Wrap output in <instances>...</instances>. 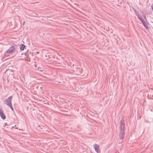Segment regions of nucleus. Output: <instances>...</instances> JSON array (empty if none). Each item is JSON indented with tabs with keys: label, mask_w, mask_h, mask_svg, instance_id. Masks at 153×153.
Listing matches in <instances>:
<instances>
[{
	"label": "nucleus",
	"mask_w": 153,
	"mask_h": 153,
	"mask_svg": "<svg viewBox=\"0 0 153 153\" xmlns=\"http://www.w3.org/2000/svg\"><path fill=\"white\" fill-rule=\"evenodd\" d=\"M15 49L14 47L11 46L5 52V53L13 54L15 52Z\"/></svg>",
	"instance_id": "obj_3"
},
{
	"label": "nucleus",
	"mask_w": 153,
	"mask_h": 153,
	"mask_svg": "<svg viewBox=\"0 0 153 153\" xmlns=\"http://www.w3.org/2000/svg\"><path fill=\"white\" fill-rule=\"evenodd\" d=\"M138 18L140 19L141 21H142V20H143L144 19H143V18L142 17H139Z\"/></svg>",
	"instance_id": "obj_9"
},
{
	"label": "nucleus",
	"mask_w": 153,
	"mask_h": 153,
	"mask_svg": "<svg viewBox=\"0 0 153 153\" xmlns=\"http://www.w3.org/2000/svg\"><path fill=\"white\" fill-rule=\"evenodd\" d=\"M0 115L2 119H5V116L1 109H0Z\"/></svg>",
	"instance_id": "obj_5"
},
{
	"label": "nucleus",
	"mask_w": 153,
	"mask_h": 153,
	"mask_svg": "<svg viewBox=\"0 0 153 153\" xmlns=\"http://www.w3.org/2000/svg\"><path fill=\"white\" fill-rule=\"evenodd\" d=\"M152 10H153V6H152Z\"/></svg>",
	"instance_id": "obj_12"
},
{
	"label": "nucleus",
	"mask_w": 153,
	"mask_h": 153,
	"mask_svg": "<svg viewBox=\"0 0 153 153\" xmlns=\"http://www.w3.org/2000/svg\"><path fill=\"white\" fill-rule=\"evenodd\" d=\"M144 18L146 19V16H144Z\"/></svg>",
	"instance_id": "obj_11"
},
{
	"label": "nucleus",
	"mask_w": 153,
	"mask_h": 153,
	"mask_svg": "<svg viewBox=\"0 0 153 153\" xmlns=\"http://www.w3.org/2000/svg\"><path fill=\"white\" fill-rule=\"evenodd\" d=\"M20 46V49L21 51H23L24 50L25 46L24 44H22L21 45H19Z\"/></svg>",
	"instance_id": "obj_7"
},
{
	"label": "nucleus",
	"mask_w": 153,
	"mask_h": 153,
	"mask_svg": "<svg viewBox=\"0 0 153 153\" xmlns=\"http://www.w3.org/2000/svg\"><path fill=\"white\" fill-rule=\"evenodd\" d=\"M13 98L12 96H10L6 99L4 101V103L8 106H9L12 104V100Z\"/></svg>",
	"instance_id": "obj_2"
},
{
	"label": "nucleus",
	"mask_w": 153,
	"mask_h": 153,
	"mask_svg": "<svg viewBox=\"0 0 153 153\" xmlns=\"http://www.w3.org/2000/svg\"><path fill=\"white\" fill-rule=\"evenodd\" d=\"M94 148L95 151L97 153H99L100 150L99 149V146L98 145L95 144L94 145Z\"/></svg>",
	"instance_id": "obj_4"
},
{
	"label": "nucleus",
	"mask_w": 153,
	"mask_h": 153,
	"mask_svg": "<svg viewBox=\"0 0 153 153\" xmlns=\"http://www.w3.org/2000/svg\"><path fill=\"white\" fill-rule=\"evenodd\" d=\"M33 16H36V15H37V14H36V13H33Z\"/></svg>",
	"instance_id": "obj_10"
},
{
	"label": "nucleus",
	"mask_w": 153,
	"mask_h": 153,
	"mask_svg": "<svg viewBox=\"0 0 153 153\" xmlns=\"http://www.w3.org/2000/svg\"><path fill=\"white\" fill-rule=\"evenodd\" d=\"M125 129V127L124 122L122 120H121L120 122L119 134V137L120 140L123 139L124 137Z\"/></svg>",
	"instance_id": "obj_1"
},
{
	"label": "nucleus",
	"mask_w": 153,
	"mask_h": 153,
	"mask_svg": "<svg viewBox=\"0 0 153 153\" xmlns=\"http://www.w3.org/2000/svg\"><path fill=\"white\" fill-rule=\"evenodd\" d=\"M10 108L12 110V111H13V107H12V105H10V106H9Z\"/></svg>",
	"instance_id": "obj_8"
},
{
	"label": "nucleus",
	"mask_w": 153,
	"mask_h": 153,
	"mask_svg": "<svg viewBox=\"0 0 153 153\" xmlns=\"http://www.w3.org/2000/svg\"><path fill=\"white\" fill-rule=\"evenodd\" d=\"M141 22H142V23H143V25L146 28V29H147L148 28V27L147 26V24L146 22L144 20H142Z\"/></svg>",
	"instance_id": "obj_6"
}]
</instances>
